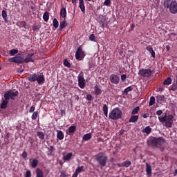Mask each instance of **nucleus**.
Returning a JSON list of instances; mask_svg holds the SVG:
<instances>
[{"mask_svg":"<svg viewBox=\"0 0 177 177\" xmlns=\"http://www.w3.org/2000/svg\"><path fill=\"white\" fill-rule=\"evenodd\" d=\"M64 66H65V67H68V68H71V64L68 62V60H67V59H64Z\"/></svg>","mask_w":177,"mask_h":177,"instance_id":"ea45409f","label":"nucleus"},{"mask_svg":"<svg viewBox=\"0 0 177 177\" xmlns=\"http://www.w3.org/2000/svg\"><path fill=\"white\" fill-rule=\"evenodd\" d=\"M38 117H39V113L38 111H35L33 112L32 115V120H37V118H38Z\"/></svg>","mask_w":177,"mask_h":177,"instance_id":"f704fd0d","label":"nucleus"},{"mask_svg":"<svg viewBox=\"0 0 177 177\" xmlns=\"http://www.w3.org/2000/svg\"><path fill=\"white\" fill-rule=\"evenodd\" d=\"M157 115H161L162 114V110H158L156 111Z\"/></svg>","mask_w":177,"mask_h":177,"instance_id":"4d7b16f0","label":"nucleus"},{"mask_svg":"<svg viewBox=\"0 0 177 177\" xmlns=\"http://www.w3.org/2000/svg\"><path fill=\"white\" fill-rule=\"evenodd\" d=\"M132 164L130 160H126L122 163H118L117 165L120 168L124 167V168H128Z\"/></svg>","mask_w":177,"mask_h":177,"instance_id":"4468645a","label":"nucleus"},{"mask_svg":"<svg viewBox=\"0 0 177 177\" xmlns=\"http://www.w3.org/2000/svg\"><path fill=\"white\" fill-rule=\"evenodd\" d=\"M32 30L33 31H35L36 30H38V27H37V26H32Z\"/></svg>","mask_w":177,"mask_h":177,"instance_id":"680f3d73","label":"nucleus"},{"mask_svg":"<svg viewBox=\"0 0 177 177\" xmlns=\"http://www.w3.org/2000/svg\"><path fill=\"white\" fill-rule=\"evenodd\" d=\"M9 136H10V133H6V138H9Z\"/></svg>","mask_w":177,"mask_h":177,"instance_id":"774afa93","label":"nucleus"},{"mask_svg":"<svg viewBox=\"0 0 177 177\" xmlns=\"http://www.w3.org/2000/svg\"><path fill=\"white\" fill-rule=\"evenodd\" d=\"M8 103H9V100L4 98L1 104L0 109H8Z\"/></svg>","mask_w":177,"mask_h":177,"instance_id":"2eb2a0df","label":"nucleus"},{"mask_svg":"<svg viewBox=\"0 0 177 177\" xmlns=\"http://www.w3.org/2000/svg\"><path fill=\"white\" fill-rule=\"evenodd\" d=\"M47 150H48L47 156H52L53 151H55V147L53 145H51L47 147Z\"/></svg>","mask_w":177,"mask_h":177,"instance_id":"a878e982","label":"nucleus"},{"mask_svg":"<svg viewBox=\"0 0 177 177\" xmlns=\"http://www.w3.org/2000/svg\"><path fill=\"white\" fill-rule=\"evenodd\" d=\"M34 63V60L32 58H30V57H26V59L24 58V63Z\"/></svg>","mask_w":177,"mask_h":177,"instance_id":"58836bf2","label":"nucleus"},{"mask_svg":"<svg viewBox=\"0 0 177 177\" xmlns=\"http://www.w3.org/2000/svg\"><path fill=\"white\" fill-rule=\"evenodd\" d=\"M1 16L3 20H6L8 19V13L6 12V10H2Z\"/></svg>","mask_w":177,"mask_h":177,"instance_id":"a19ab883","label":"nucleus"},{"mask_svg":"<svg viewBox=\"0 0 177 177\" xmlns=\"http://www.w3.org/2000/svg\"><path fill=\"white\" fill-rule=\"evenodd\" d=\"M143 133H147V135H150L151 133V127L150 126H147L142 129Z\"/></svg>","mask_w":177,"mask_h":177,"instance_id":"5701e85b","label":"nucleus"},{"mask_svg":"<svg viewBox=\"0 0 177 177\" xmlns=\"http://www.w3.org/2000/svg\"><path fill=\"white\" fill-rule=\"evenodd\" d=\"M165 140L162 138H154L149 140V143L152 147H160L165 143Z\"/></svg>","mask_w":177,"mask_h":177,"instance_id":"6e6552de","label":"nucleus"},{"mask_svg":"<svg viewBox=\"0 0 177 177\" xmlns=\"http://www.w3.org/2000/svg\"><path fill=\"white\" fill-rule=\"evenodd\" d=\"M151 53V56H152V57H156V52H154V50L153 51H152L151 53Z\"/></svg>","mask_w":177,"mask_h":177,"instance_id":"13d9d810","label":"nucleus"},{"mask_svg":"<svg viewBox=\"0 0 177 177\" xmlns=\"http://www.w3.org/2000/svg\"><path fill=\"white\" fill-rule=\"evenodd\" d=\"M63 114H66V111L61 110V115H63Z\"/></svg>","mask_w":177,"mask_h":177,"instance_id":"0e129e2a","label":"nucleus"},{"mask_svg":"<svg viewBox=\"0 0 177 177\" xmlns=\"http://www.w3.org/2000/svg\"><path fill=\"white\" fill-rule=\"evenodd\" d=\"M66 27H67V22H66V21H62V22H60V24H59L60 30H63V28H66Z\"/></svg>","mask_w":177,"mask_h":177,"instance_id":"473e14b6","label":"nucleus"},{"mask_svg":"<svg viewBox=\"0 0 177 177\" xmlns=\"http://www.w3.org/2000/svg\"><path fill=\"white\" fill-rule=\"evenodd\" d=\"M17 53H19V50L17 49H12L10 50V56H15V55H17Z\"/></svg>","mask_w":177,"mask_h":177,"instance_id":"79ce46f5","label":"nucleus"},{"mask_svg":"<svg viewBox=\"0 0 177 177\" xmlns=\"http://www.w3.org/2000/svg\"><path fill=\"white\" fill-rule=\"evenodd\" d=\"M26 177H31V171L30 170L26 171Z\"/></svg>","mask_w":177,"mask_h":177,"instance_id":"5fc2aeb1","label":"nucleus"},{"mask_svg":"<svg viewBox=\"0 0 177 177\" xmlns=\"http://www.w3.org/2000/svg\"><path fill=\"white\" fill-rule=\"evenodd\" d=\"M165 115L161 118L158 117V120L160 122L164 124L167 128H171L172 127V120H174V115H167V113H164Z\"/></svg>","mask_w":177,"mask_h":177,"instance_id":"7ed1b4c3","label":"nucleus"},{"mask_svg":"<svg viewBox=\"0 0 177 177\" xmlns=\"http://www.w3.org/2000/svg\"><path fill=\"white\" fill-rule=\"evenodd\" d=\"M78 84L81 89H84V88H85V79L84 78V76L78 77Z\"/></svg>","mask_w":177,"mask_h":177,"instance_id":"f8f14e48","label":"nucleus"},{"mask_svg":"<svg viewBox=\"0 0 177 177\" xmlns=\"http://www.w3.org/2000/svg\"><path fill=\"white\" fill-rule=\"evenodd\" d=\"M32 168H37L38 167V160L35 158L32 160V164H31Z\"/></svg>","mask_w":177,"mask_h":177,"instance_id":"72a5a7b5","label":"nucleus"},{"mask_svg":"<svg viewBox=\"0 0 177 177\" xmlns=\"http://www.w3.org/2000/svg\"><path fill=\"white\" fill-rule=\"evenodd\" d=\"M139 106H136V108H134L131 112V113L133 114V115H135V114H138V113H139Z\"/></svg>","mask_w":177,"mask_h":177,"instance_id":"c03bdc74","label":"nucleus"},{"mask_svg":"<svg viewBox=\"0 0 177 177\" xmlns=\"http://www.w3.org/2000/svg\"><path fill=\"white\" fill-rule=\"evenodd\" d=\"M143 118H147L149 117V113H145L142 115Z\"/></svg>","mask_w":177,"mask_h":177,"instance_id":"052dcab7","label":"nucleus"},{"mask_svg":"<svg viewBox=\"0 0 177 177\" xmlns=\"http://www.w3.org/2000/svg\"><path fill=\"white\" fill-rule=\"evenodd\" d=\"M28 81L30 82H35L37 81L39 85H42L45 82V76L44 75H37V73H33L28 77Z\"/></svg>","mask_w":177,"mask_h":177,"instance_id":"20e7f679","label":"nucleus"},{"mask_svg":"<svg viewBox=\"0 0 177 177\" xmlns=\"http://www.w3.org/2000/svg\"><path fill=\"white\" fill-rule=\"evenodd\" d=\"M102 110L105 117H109V106L107 104H104Z\"/></svg>","mask_w":177,"mask_h":177,"instance_id":"b1692460","label":"nucleus"},{"mask_svg":"<svg viewBox=\"0 0 177 177\" xmlns=\"http://www.w3.org/2000/svg\"><path fill=\"white\" fill-rule=\"evenodd\" d=\"M75 57L77 60H82V59H84V51H82V48L81 47H79L77 49Z\"/></svg>","mask_w":177,"mask_h":177,"instance_id":"9b49d317","label":"nucleus"},{"mask_svg":"<svg viewBox=\"0 0 177 177\" xmlns=\"http://www.w3.org/2000/svg\"><path fill=\"white\" fill-rule=\"evenodd\" d=\"M100 23L102 24V27H106L107 26V19L104 16L100 17Z\"/></svg>","mask_w":177,"mask_h":177,"instance_id":"6ab92c4d","label":"nucleus"},{"mask_svg":"<svg viewBox=\"0 0 177 177\" xmlns=\"http://www.w3.org/2000/svg\"><path fill=\"white\" fill-rule=\"evenodd\" d=\"M79 7L82 12V13H85V4H84V0H79Z\"/></svg>","mask_w":177,"mask_h":177,"instance_id":"aec40b11","label":"nucleus"},{"mask_svg":"<svg viewBox=\"0 0 177 177\" xmlns=\"http://www.w3.org/2000/svg\"><path fill=\"white\" fill-rule=\"evenodd\" d=\"M163 6L166 9H169L170 13H171L172 15H176L177 13L176 0H165Z\"/></svg>","mask_w":177,"mask_h":177,"instance_id":"f257e3e1","label":"nucleus"},{"mask_svg":"<svg viewBox=\"0 0 177 177\" xmlns=\"http://www.w3.org/2000/svg\"><path fill=\"white\" fill-rule=\"evenodd\" d=\"M147 50H148V52H149L150 53L153 52L154 50H153V47H151V46H148L146 47Z\"/></svg>","mask_w":177,"mask_h":177,"instance_id":"09e8293b","label":"nucleus"},{"mask_svg":"<svg viewBox=\"0 0 177 177\" xmlns=\"http://www.w3.org/2000/svg\"><path fill=\"white\" fill-rule=\"evenodd\" d=\"M170 91H173V92H175V91H177V86L176 85L171 86Z\"/></svg>","mask_w":177,"mask_h":177,"instance_id":"603ef678","label":"nucleus"},{"mask_svg":"<svg viewBox=\"0 0 177 177\" xmlns=\"http://www.w3.org/2000/svg\"><path fill=\"white\" fill-rule=\"evenodd\" d=\"M35 111V106H32L29 109V113H34Z\"/></svg>","mask_w":177,"mask_h":177,"instance_id":"864d4df0","label":"nucleus"},{"mask_svg":"<svg viewBox=\"0 0 177 177\" xmlns=\"http://www.w3.org/2000/svg\"><path fill=\"white\" fill-rule=\"evenodd\" d=\"M92 99H93L92 95H91V94L86 95V100H88V102H91V100H92Z\"/></svg>","mask_w":177,"mask_h":177,"instance_id":"3c124183","label":"nucleus"},{"mask_svg":"<svg viewBox=\"0 0 177 177\" xmlns=\"http://www.w3.org/2000/svg\"><path fill=\"white\" fill-rule=\"evenodd\" d=\"M27 156H28L27 151H24L23 153H22L23 158H27Z\"/></svg>","mask_w":177,"mask_h":177,"instance_id":"6e6d98bb","label":"nucleus"},{"mask_svg":"<svg viewBox=\"0 0 177 177\" xmlns=\"http://www.w3.org/2000/svg\"><path fill=\"white\" fill-rule=\"evenodd\" d=\"M37 136L39 137V139L41 140H44L45 139V134L42 131H38L37 133Z\"/></svg>","mask_w":177,"mask_h":177,"instance_id":"7c9ffc66","label":"nucleus"},{"mask_svg":"<svg viewBox=\"0 0 177 177\" xmlns=\"http://www.w3.org/2000/svg\"><path fill=\"white\" fill-rule=\"evenodd\" d=\"M32 56H34V53H29L28 55V57H30V59H32Z\"/></svg>","mask_w":177,"mask_h":177,"instance_id":"bf43d9fd","label":"nucleus"},{"mask_svg":"<svg viewBox=\"0 0 177 177\" xmlns=\"http://www.w3.org/2000/svg\"><path fill=\"white\" fill-rule=\"evenodd\" d=\"M53 27H55V28H57V27H59V21H57V19H56V18L53 19Z\"/></svg>","mask_w":177,"mask_h":177,"instance_id":"4c0bfd02","label":"nucleus"},{"mask_svg":"<svg viewBox=\"0 0 177 177\" xmlns=\"http://www.w3.org/2000/svg\"><path fill=\"white\" fill-rule=\"evenodd\" d=\"M155 103H156V97L153 96H151L150 97L149 106H153Z\"/></svg>","mask_w":177,"mask_h":177,"instance_id":"37998d69","label":"nucleus"},{"mask_svg":"<svg viewBox=\"0 0 177 177\" xmlns=\"http://www.w3.org/2000/svg\"><path fill=\"white\" fill-rule=\"evenodd\" d=\"M156 102L157 103H162V102H165V96L162 95L156 96Z\"/></svg>","mask_w":177,"mask_h":177,"instance_id":"412c9836","label":"nucleus"},{"mask_svg":"<svg viewBox=\"0 0 177 177\" xmlns=\"http://www.w3.org/2000/svg\"><path fill=\"white\" fill-rule=\"evenodd\" d=\"M95 160L100 167V169H103L106 165H107V161L109 160V157L104 154L103 152H100L95 155Z\"/></svg>","mask_w":177,"mask_h":177,"instance_id":"f03ea898","label":"nucleus"},{"mask_svg":"<svg viewBox=\"0 0 177 177\" xmlns=\"http://www.w3.org/2000/svg\"><path fill=\"white\" fill-rule=\"evenodd\" d=\"M89 39L93 41V42H96V37L95 36V34L90 35Z\"/></svg>","mask_w":177,"mask_h":177,"instance_id":"a18cd8bd","label":"nucleus"},{"mask_svg":"<svg viewBox=\"0 0 177 177\" xmlns=\"http://www.w3.org/2000/svg\"><path fill=\"white\" fill-rule=\"evenodd\" d=\"M81 172H84V166L77 167L75 169V171L73 174L72 177H77L78 174H81Z\"/></svg>","mask_w":177,"mask_h":177,"instance_id":"ddd939ff","label":"nucleus"},{"mask_svg":"<svg viewBox=\"0 0 177 177\" xmlns=\"http://www.w3.org/2000/svg\"><path fill=\"white\" fill-rule=\"evenodd\" d=\"M154 71L150 68H142L138 71V75L141 78H150Z\"/></svg>","mask_w":177,"mask_h":177,"instance_id":"0eeeda50","label":"nucleus"},{"mask_svg":"<svg viewBox=\"0 0 177 177\" xmlns=\"http://www.w3.org/2000/svg\"><path fill=\"white\" fill-rule=\"evenodd\" d=\"M60 16L64 19H66L67 17V11L66 10V8L63 7L60 10Z\"/></svg>","mask_w":177,"mask_h":177,"instance_id":"4be33fe9","label":"nucleus"},{"mask_svg":"<svg viewBox=\"0 0 177 177\" xmlns=\"http://www.w3.org/2000/svg\"><path fill=\"white\" fill-rule=\"evenodd\" d=\"M12 63H16L17 64H23L24 63V57L21 56H15L8 59Z\"/></svg>","mask_w":177,"mask_h":177,"instance_id":"1a4fd4ad","label":"nucleus"},{"mask_svg":"<svg viewBox=\"0 0 177 177\" xmlns=\"http://www.w3.org/2000/svg\"><path fill=\"white\" fill-rule=\"evenodd\" d=\"M73 158V152L68 153L65 156L63 157L64 161H70Z\"/></svg>","mask_w":177,"mask_h":177,"instance_id":"a211bd4d","label":"nucleus"},{"mask_svg":"<svg viewBox=\"0 0 177 177\" xmlns=\"http://www.w3.org/2000/svg\"><path fill=\"white\" fill-rule=\"evenodd\" d=\"M59 177H68V175H67V173H66L65 171H60Z\"/></svg>","mask_w":177,"mask_h":177,"instance_id":"de8ad7c7","label":"nucleus"},{"mask_svg":"<svg viewBox=\"0 0 177 177\" xmlns=\"http://www.w3.org/2000/svg\"><path fill=\"white\" fill-rule=\"evenodd\" d=\"M122 117V111L120 110V108H115L113 109L111 112L109 114V120H120Z\"/></svg>","mask_w":177,"mask_h":177,"instance_id":"39448f33","label":"nucleus"},{"mask_svg":"<svg viewBox=\"0 0 177 177\" xmlns=\"http://www.w3.org/2000/svg\"><path fill=\"white\" fill-rule=\"evenodd\" d=\"M33 143H34V140H33V139H32V140H30V144L31 145H33Z\"/></svg>","mask_w":177,"mask_h":177,"instance_id":"338daca9","label":"nucleus"},{"mask_svg":"<svg viewBox=\"0 0 177 177\" xmlns=\"http://www.w3.org/2000/svg\"><path fill=\"white\" fill-rule=\"evenodd\" d=\"M19 96V91L16 90H9L5 92L3 97L7 100H15L16 97Z\"/></svg>","mask_w":177,"mask_h":177,"instance_id":"423d86ee","label":"nucleus"},{"mask_svg":"<svg viewBox=\"0 0 177 177\" xmlns=\"http://www.w3.org/2000/svg\"><path fill=\"white\" fill-rule=\"evenodd\" d=\"M174 176H176L177 175V169H175V171L173 173Z\"/></svg>","mask_w":177,"mask_h":177,"instance_id":"e2e57ef3","label":"nucleus"},{"mask_svg":"<svg viewBox=\"0 0 177 177\" xmlns=\"http://www.w3.org/2000/svg\"><path fill=\"white\" fill-rule=\"evenodd\" d=\"M57 138L59 139V140H63V139H64V133H63V131L60 130L57 131Z\"/></svg>","mask_w":177,"mask_h":177,"instance_id":"f3484780","label":"nucleus"},{"mask_svg":"<svg viewBox=\"0 0 177 177\" xmlns=\"http://www.w3.org/2000/svg\"><path fill=\"white\" fill-rule=\"evenodd\" d=\"M36 177H44V171L39 168L36 169Z\"/></svg>","mask_w":177,"mask_h":177,"instance_id":"bb28decb","label":"nucleus"},{"mask_svg":"<svg viewBox=\"0 0 177 177\" xmlns=\"http://www.w3.org/2000/svg\"><path fill=\"white\" fill-rule=\"evenodd\" d=\"M133 90V88H132V86H130L124 89V91L122 93V95H124L125 96H127V95H128V93L132 92Z\"/></svg>","mask_w":177,"mask_h":177,"instance_id":"c85d7f7f","label":"nucleus"},{"mask_svg":"<svg viewBox=\"0 0 177 177\" xmlns=\"http://www.w3.org/2000/svg\"><path fill=\"white\" fill-rule=\"evenodd\" d=\"M146 172L147 176H151V174H153L151 166L149 163H146Z\"/></svg>","mask_w":177,"mask_h":177,"instance_id":"dca6fc26","label":"nucleus"},{"mask_svg":"<svg viewBox=\"0 0 177 177\" xmlns=\"http://www.w3.org/2000/svg\"><path fill=\"white\" fill-rule=\"evenodd\" d=\"M121 80L122 81V82H125L127 81V75L126 74H123L121 75Z\"/></svg>","mask_w":177,"mask_h":177,"instance_id":"8fccbe9b","label":"nucleus"},{"mask_svg":"<svg viewBox=\"0 0 177 177\" xmlns=\"http://www.w3.org/2000/svg\"><path fill=\"white\" fill-rule=\"evenodd\" d=\"M95 95H101L102 94V89H100V88H99V86L97 85L95 86Z\"/></svg>","mask_w":177,"mask_h":177,"instance_id":"2f4dec72","label":"nucleus"},{"mask_svg":"<svg viewBox=\"0 0 177 177\" xmlns=\"http://www.w3.org/2000/svg\"><path fill=\"white\" fill-rule=\"evenodd\" d=\"M43 19L44 20V21H48V20H49V12H45L43 15Z\"/></svg>","mask_w":177,"mask_h":177,"instance_id":"e433bc0d","label":"nucleus"},{"mask_svg":"<svg viewBox=\"0 0 177 177\" xmlns=\"http://www.w3.org/2000/svg\"><path fill=\"white\" fill-rule=\"evenodd\" d=\"M75 100H80V96L75 95Z\"/></svg>","mask_w":177,"mask_h":177,"instance_id":"69168bd1","label":"nucleus"},{"mask_svg":"<svg viewBox=\"0 0 177 177\" xmlns=\"http://www.w3.org/2000/svg\"><path fill=\"white\" fill-rule=\"evenodd\" d=\"M82 139L84 141L89 140L90 139H92V133H88L84 134L82 136Z\"/></svg>","mask_w":177,"mask_h":177,"instance_id":"393cba45","label":"nucleus"},{"mask_svg":"<svg viewBox=\"0 0 177 177\" xmlns=\"http://www.w3.org/2000/svg\"><path fill=\"white\" fill-rule=\"evenodd\" d=\"M109 80L111 84H114V85H118V84H120V77L117 75H111L109 77Z\"/></svg>","mask_w":177,"mask_h":177,"instance_id":"9d476101","label":"nucleus"},{"mask_svg":"<svg viewBox=\"0 0 177 177\" xmlns=\"http://www.w3.org/2000/svg\"><path fill=\"white\" fill-rule=\"evenodd\" d=\"M76 129H77V127L73 125L68 127V133H74Z\"/></svg>","mask_w":177,"mask_h":177,"instance_id":"c756f323","label":"nucleus"},{"mask_svg":"<svg viewBox=\"0 0 177 177\" xmlns=\"http://www.w3.org/2000/svg\"><path fill=\"white\" fill-rule=\"evenodd\" d=\"M172 84V79L171 77H168L167 79L165 80L163 84L164 85H171Z\"/></svg>","mask_w":177,"mask_h":177,"instance_id":"c9c22d12","label":"nucleus"},{"mask_svg":"<svg viewBox=\"0 0 177 177\" xmlns=\"http://www.w3.org/2000/svg\"><path fill=\"white\" fill-rule=\"evenodd\" d=\"M104 5V6H110V5H111V0H105Z\"/></svg>","mask_w":177,"mask_h":177,"instance_id":"49530a36","label":"nucleus"},{"mask_svg":"<svg viewBox=\"0 0 177 177\" xmlns=\"http://www.w3.org/2000/svg\"><path fill=\"white\" fill-rule=\"evenodd\" d=\"M138 120H139V115H133L130 118L129 122H136V121H138Z\"/></svg>","mask_w":177,"mask_h":177,"instance_id":"cd10ccee","label":"nucleus"}]
</instances>
